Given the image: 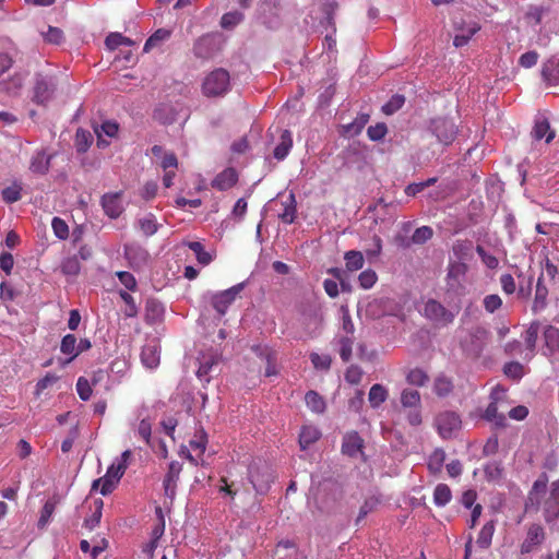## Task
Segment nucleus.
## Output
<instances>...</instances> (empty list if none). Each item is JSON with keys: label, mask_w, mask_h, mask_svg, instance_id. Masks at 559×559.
<instances>
[{"label": "nucleus", "mask_w": 559, "mask_h": 559, "mask_svg": "<svg viewBox=\"0 0 559 559\" xmlns=\"http://www.w3.org/2000/svg\"><path fill=\"white\" fill-rule=\"evenodd\" d=\"M506 396L504 389L496 386L490 393V403L487 406L484 418L493 423L496 427L504 428L507 426V418L504 414L498 412V403Z\"/></svg>", "instance_id": "6"}, {"label": "nucleus", "mask_w": 559, "mask_h": 559, "mask_svg": "<svg viewBox=\"0 0 559 559\" xmlns=\"http://www.w3.org/2000/svg\"><path fill=\"white\" fill-rule=\"evenodd\" d=\"M378 281V275L372 269L362 271L358 276L359 286L362 289H370Z\"/></svg>", "instance_id": "54"}, {"label": "nucleus", "mask_w": 559, "mask_h": 559, "mask_svg": "<svg viewBox=\"0 0 559 559\" xmlns=\"http://www.w3.org/2000/svg\"><path fill=\"white\" fill-rule=\"evenodd\" d=\"M131 455L132 452L130 450L122 452L119 461L108 467L106 475L93 481L92 488L97 489L100 486L99 491L103 496L111 493L126 473Z\"/></svg>", "instance_id": "1"}, {"label": "nucleus", "mask_w": 559, "mask_h": 559, "mask_svg": "<svg viewBox=\"0 0 559 559\" xmlns=\"http://www.w3.org/2000/svg\"><path fill=\"white\" fill-rule=\"evenodd\" d=\"M103 506H104V502L102 499H97L94 501V511L92 512V514L90 516H87L84 520V523H83L84 527L87 528L88 531H93L99 525L100 519H102Z\"/></svg>", "instance_id": "40"}, {"label": "nucleus", "mask_w": 559, "mask_h": 559, "mask_svg": "<svg viewBox=\"0 0 559 559\" xmlns=\"http://www.w3.org/2000/svg\"><path fill=\"white\" fill-rule=\"evenodd\" d=\"M229 86V72L223 68H218L205 76L202 83V92L207 97H216L226 94Z\"/></svg>", "instance_id": "2"}, {"label": "nucleus", "mask_w": 559, "mask_h": 559, "mask_svg": "<svg viewBox=\"0 0 559 559\" xmlns=\"http://www.w3.org/2000/svg\"><path fill=\"white\" fill-rule=\"evenodd\" d=\"M531 135L535 141L544 140L545 143H550L555 136L556 131L551 129L549 121L546 118H538L535 120Z\"/></svg>", "instance_id": "17"}, {"label": "nucleus", "mask_w": 559, "mask_h": 559, "mask_svg": "<svg viewBox=\"0 0 559 559\" xmlns=\"http://www.w3.org/2000/svg\"><path fill=\"white\" fill-rule=\"evenodd\" d=\"M362 370L359 366L352 365L345 372V380L350 384H359L362 379Z\"/></svg>", "instance_id": "64"}, {"label": "nucleus", "mask_w": 559, "mask_h": 559, "mask_svg": "<svg viewBox=\"0 0 559 559\" xmlns=\"http://www.w3.org/2000/svg\"><path fill=\"white\" fill-rule=\"evenodd\" d=\"M124 255L134 269H140L148 260V252L139 246H126Z\"/></svg>", "instance_id": "20"}, {"label": "nucleus", "mask_w": 559, "mask_h": 559, "mask_svg": "<svg viewBox=\"0 0 559 559\" xmlns=\"http://www.w3.org/2000/svg\"><path fill=\"white\" fill-rule=\"evenodd\" d=\"M454 389L453 380L445 374H439L433 381V392L439 397L449 396Z\"/></svg>", "instance_id": "24"}, {"label": "nucleus", "mask_w": 559, "mask_h": 559, "mask_svg": "<svg viewBox=\"0 0 559 559\" xmlns=\"http://www.w3.org/2000/svg\"><path fill=\"white\" fill-rule=\"evenodd\" d=\"M195 57L201 59L210 58L214 52V39L212 36L206 35L200 37L193 46Z\"/></svg>", "instance_id": "22"}, {"label": "nucleus", "mask_w": 559, "mask_h": 559, "mask_svg": "<svg viewBox=\"0 0 559 559\" xmlns=\"http://www.w3.org/2000/svg\"><path fill=\"white\" fill-rule=\"evenodd\" d=\"M543 509L546 522H551L559 516V479L551 484Z\"/></svg>", "instance_id": "11"}, {"label": "nucleus", "mask_w": 559, "mask_h": 559, "mask_svg": "<svg viewBox=\"0 0 559 559\" xmlns=\"http://www.w3.org/2000/svg\"><path fill=\"white\" fill-rule=\"evenodd\" d=\"M425 317L440 325H448L453 322L455 314L448 310L441 302L429 299L424 307Z\"/></svg>", "instance_id": "8"}, {"label": "nucleus", "mask_w": 559, "mask_h": 559, "mask_svg": "<svg viewBox=\"0 0 559 559\" xmlns=\"http://www.w3.org/2000/svg\"><path fill=\"white\" fill-rule=\"evenodd\" d=\"M544 81L551 86L559 85V58L554 56L549 58L542 69Z\"/></svg>", "instance_id": "19"}, {"label": "nucleus", "mask_w": 559, "mask_h": 559, "mask_svg": "<svg viewBox=\"0 0 559 559\" xmlns=\"http://www.w3.org/2000/svg\"><path fill=\"white\" fill-rule=\"evenodd\" d=\"M102 206L106 215L110 218H117L123 212L121 193H107L102 198Z\"/></svg>", "instance_id": "15"}, {"label": "nucleus", "mask_w": 559, "mask_h": 559, "mask_svg": "<svg viewBox=\"0 0 559 559\" xmlns=\"http://www.w3.org/2000/svg\"><path fill=\"white\" fill-rule=\"evenodd\" d=\"M420 393L417 390L405 389L401 393V404L405 408L420 407Z\"/></svg>", "instance_id": "44"}, {"label": "nucleus", "mask_w": 559, "mask_h": 559, "mask_svg": "<svg viewBox=\"0 0 559 559\" xmlns=\"http://www.w3.org/2000/svg\"><path fill=\"white\" fill-rule=\"evenodd\" d=\"M188 247L194 252L199 263L207 265L212 261V255L204 250V247L199 241L189 242Z\"/></svg>", "instance_id": "51"}, {"label": "nucleus", "mask_w": 559, "mask_h": 559, "mask_svg": "<svg viewBox=\"0 0 559 559\" xmlns=\"http://www.w3.org/2000/svg\"><path fill=\"white\" fill-rule=\"evenodd\" d=\"M546 487H547V478L546 477L538 478L534 483L533 488L528 493V501L532 504H536V507L538 508L540 504V496L546 495Z\"/></svg>", "instance_id": "39"}, {"label": "nucleus", "mask_w": 559, "mask_h": 559, "mask_svg": "<svg viewBox=\"0 0 559 559\" xmlns=\"http://www.w3.org/2000/svg\"><path fill=\"white\" fill-rule=\"evenodd\" d=\"M246 283H239L233 287L222 290L212 295L211 305L218 312L219 316H224L228 307L236 300L239 294L243 290Z\"/></svg>", "instance_id": "7"}, {"label": "nucleus", "mask_w": 559, "mask_h": 559, "mask_svg": "<svg viewBox=\"0 0 559 559\" xmlns=\"http://www.w3.org/2000/svg\"><path fill=\"white\" fill-rule=\"evenodd\" d=\"M405 98L402 95H394L391 99L382 107L385 115H392L404 105Z\"/></svg>", "instance_id": "62"}, {"label": "nucleus", "mask_w": 559, "mask_h": 559, "mask_svg": "<svg viewBox=\"0 0 559 559\" xmlns=\"http://www.w3.org/2000/svg\"><path fill=\"white\" fill-rule=\"evenodd\" d=\"M483 305L488 313H493L501 308L502 299L497 294L487 295L483 300Z\"/></svg>", "instance_id": "59"}, {"label": "nucleus", "mask_w": 559, "mask_h": 559, "mask_svg": "<svg viewBox=\"0 0 559 559\" xmlns=\"http://www.w3.org/2000/svg\"><path fill=\"white\" fill-rule=\"evenodd\" d=\"M406 380L409 384L424 386L428 382L429 377L425 370L420 368H414L407 373Z\"/></svg>", "instance_id": "48"}, {"label": "nucleus", "mask_w": 559, "mask_h": 559, "mask_svg": "<svg viewBox=\"0 0 559 559\" xmlns=\"http://www.w3.org/2000/svg\"><path fill=\"white\" fill-rule=\"evenodd\" d=\"M305 402L307 407L316 414H323L325 412V401L317 391H308L305 395Z\"/></svg>", "instance_id": "27"}, {"label": "nucleus", "mask_w": 559, "mask_h": 559, "mask_svg": "<svg viewBox=\"0 0 559 559\" xmlns=\"http://www.w3.org/2000/svg\"><path fill=\"white\" fill-rule=\"evenodd\" d=\"M496 528V521L490 520L481 527L476 544L483 549H487L491 545L492 536Z\"/></svg>", "instance_id": "28"}, {"label": "nucleus", "mask_w": 559, "mask_h": 559, "mask_svg": "<svg viewBox=\"0 0 559 559\" xmlns=\"http://www.w3.org/2000/svg\"><path fill=\"white\" fill-rule=\"evenodd\" d=\"M252 350L257 355H259L261 357H265L266 362H267V367L265 369V376L266 377H271V376H274V374L277 373L276 368H275L276 355H275V353L273 350H271L267 347H263L261 345L252 346Z\"/></svg>", "instance_id": "26"}, {"label": "nucleus", "mask_w": 559, "mask_h": 559, "mask_svg": "<svg viewBox=\"0 0 559 559\" xmlns=\"http://www.w3.org/2000/svg\"><path fill=\"white\" fill-rule=\"evenodd\" d=\"M461 418L455 412H443L436 417V427L443 439L451 438L461 428Z\"/></svg>", "instance_id": "9"}, {"label": "nucleus", "mask_w": 559, "mask_h": 559, "mask_svg": "<svg viewBox=\"0 0 559 559\" xmlns=\"http://www.w3.org/2000/svg\"><path fill=\"white\" fill-rule=\"evenodd\" d=\"M388 132L386 126L383 122L370 126L367 130V134L371 141L382 140Z\"/></svg>", "instance_id": "63"}, {"label": "nucleus", "mask_w": 559, "mask_h": 559, "mask_svg": "<svg viewBox=\"0 0 559 559\" xmlns=\"http://www.w3.org/2000/svg\"><path fill=\"white\" fill-rule=\"evenodd\" d=\"M321 437L320 430L314 426L302 427L299 433V445L302 450L308 449L311 444L317 442Z\"/></svg>", "instance_id": "25"}, {"label": "nucleus", "mask_w": 559, "mask_h": 559, "mask_svg": "<svg viewBox=\"0 0 559 559\" xmlns=\"http://www.w3.org/2000/svg\"><path fill=\"white\" fill-rule=\"evenodd\" d=\"M51 156L44 151L36 152L29 163V170L35 175H46L50 168Z\"/></svg>", "instance_id": "21"}, {"label": "nucleus", "mask_w": 559, "mask_h": 559, "mask_svg": "<svg viewBox=\"0 0 559 559\" xmlns=\"http://www.w3.org/2000/svg\"><path fill=\"white\" fill-rule=\"evenodd\" d=\"M548 296V289L544 284L543 275L538 277L536 283V292L533 304V310L539 311L545 308Z\"/></svg>", "instance_id": "35"}, {"label": "nucleus", "mask_w": 559, "mask_h": 559, "mask_svg": "<svg viewBox=\"0 0 559 559\" xmlns=\"http://www.w3.org/2000/svg\"><path fill=\"white\" fill-rule=\"evenodd\" d=\"M388 397V390L381 384H373L370 388L368 400L370 405L376 408L379 407Z\"/></svg>", "instance_id": "41"}, {"label": "nucleus", "mask_w": 559, "mask_h": 559, "mask_svg": "<svg viewBox=\"0 0 559 559\" xmlns=\"http://www.w3.org/2000/svg\"><path fill=\"white\" fill-rule=\"evenodd\" d=\"M468 266L465 262H449L445 275V289L455 296L465 294Z\"/></svg>", "instance_id": "3"}, {"label": "nucleus", "mask_w": 559, "mask_h": 559, "mask_svg": "<svg viewBox=\"0 0 559 559\" xmlns=\"http://www.w3.org/2000/svg\"><path fill=\"white\" fill-rule=\"evenodd\" d=\"M473 243L469 240H457L453 243L452 251L457 259L455 262H465L472 257Z\"/></svg>", "instance_id": "31"}, {"label": "nucleus", "mask_w": 559, "mask_h": 559, "mask_svg": "<svg viewBox=\"0 0 559 559\" xmlns=\"http://www.w3.org/2000/svg\"><path fill=\"white\" fill-rule=\"evenodd\" d=\"M293 147V135L289 130H283L280 136V143L274 148V157L283 160Z\"/></svg>", "instance_id": "23"}, {"label": "nucleus", "mask_w": 559, "mask_h": 559, "mask_svg": "<svg viewBox=\"0 0 559 559\" xmlns=\"http://www.w3.org/2000/svg\"><path fill=\"white\" fill-rule=\"evenodd\" d=\"M182 471L181 463L177 461H173L169 464L168 472L166 473L163 481L165 495L171 500L175 498L177 483L179 480V475Z\"/></svg>", "instance_id": "12"}, {"label": "nucleus", "mask_w": 559, "mask_h": 559, "mask_svg": "<svg viewBox=\"0 0 559 559\" xmlns=\"http://www.w3.org/2000/svg\"><path fill=\"white\" fill-rule=\"evenodd\" d=\"M138 226L146 237L153 236L158 230V224L154 214L152 213H148L145 216L139 218Z\"/></svg>", "instance_id": "38"}, {"label": "nucleus", "mask_w": 559, "mask_h": 559, "mask_svg": "<svg viewBox=\"0 0 559 559\" xmlns=\"http://www.w3.org/2000/svg\"><path fill=\"white\" fill-rule=\"evenodd\" d=\"M345 266L348 272H356L362 269L365 259L360 251L349 250L344 254Z\"/></svg>", "instance_id": "34"}, {"label": "nucleus", "mask_w": 559, "mask_h": 559, "mask_svg": "<svg viewBox=\"0 0 559 559\" xmlns=\"http://www.w3.org/2000/svg\"><path fill=\"white\" fill-rule=\"evenodd\" d=\"M503 372L507 377L512 378L514 380H520L524 372L523 366L518 361H511L504 365Z\"/></svg>", "instance_id": "60"}, {"label": "nucleus", "mask_w": 559, "mask_h": 559, "mask_svg": "<svg viewBox=\"0 0 559 559\" xmlns=\"http://www.w3.org/2000/svg\"><path fill=\"white\" fill-rule=\"evenodd\" d=\"M249 479L257 493L265 495L270 490L274 477L267 469H264L263 472H260L259 469H250Z\"/></svg>", "instance_id": "13"}, {"label": "nucleus", "mask_w": 559, "mask_h": 559, "mask_svg": "<svg viewBox=\"0 0 559 559\" xmlns=\"http://www.w3.org/2000/svg\"><path fill=\"white\" fill-rule=\"evenodd\" d=\"M284 210L282 213H280V218L285 224H292L296 218V199L293 193H290L286 201L283 202Z\"/></svg>", "instance_id": "33"}, {"label": "nucleus", "mask_w": 559, "mask_h": 559, "mask_svg": "<svg viewBox=\"0 0 559 559\" xmlns=\"http://www.w3.org/2000/svg\"><path fill=\"white\" fill-rule=\"evenodd\" d=\"M546 534L542 525L533 523L527 527L526 536L521 544V554L534 551L545 540Z\"/></svg>", "instance_id": "10"}, {"label": "nucleus", "mask_w": 559, "mask_h": 559, "mask_svg": "<svg viewBox=\"0 0 559 559\" xmlns=\"http://www.w3.org/2000/svg\"><path fill=\"white\" fill-rule=\"evenodd\" d=\"M445 461V452L442 449H436L428 457V469L432 474H439Z\"/></svg>", "instance_id": "43"}, {"label": "nucleus", "mask_w": 559, "mask_h": 559, "mask_svg": "<svg viewBox=\"0 0 559 559\" xmlns=\"http://www.w3.org/2000/svg\"><path fill=\"white\" fill-rule=\"evenodd\" d=\"M56 504H57V502L52 499H49L45 502V504L40 511V516H39L38 524H37L39 528L46 527V525L49 523V521L55 512Z\"/></svg>", "instance_id": "50"}, {"label": "nucleus", "mask_w": 559, "mask_h": 559, "mask_svg": "<svg viewBox=\"0 0 559 559\" xmlns=\"http://www.w3.org/2000/svg\"><path fill=\"white\" fill-rule=\"evenodd\" d=\"M354 337L343 336L340 338V356L344 362L352 358Z\"/></svg>", "instance_id": "55"}, {"label": "nucleus", "mask_w": 559, "mask_h": 559, "mask_svg": "<svg viewBox=\"0 0 559 559\" xmlns=\"http://www.w3.org/2000/svg\"><path fill=\"white\" fill-rule=\"evenodd\" d=\"M159 350L156 345H145L141 353L142 362L150 369L156 368L159 364Z\"/></svg>", "instance_id": "29"}, {"label": "nucleus", "mask_w": 559, "mask_h": 559, "mask_svg": "<svg viewBox=\"0 0 559 559\" xmlns=\"http://www.w3.org/2000/svg\"><path fill=\"white\" fill-rule=\"evenodd\" d=\"M23 82L24 80L21 75H14L9 81L0 82V88L10 95H15L22 88Z\"/></svg>", "instance_id": "49"}, {"label": "nucleus", "mask_w": 559, "mask_h": 559, "mask_svg": "<svg viewBox=\"0 0 559 559\" xmlns=\"http://www.w3.org/2000/svg\"><path fill=\"white\" fill-rule=\"evenodd\" d=\"M489 337V331L480 325L474 326L469 331V349L479 355L486 346Z\"/></svg>", "instance_id": "18"}, {"label": "nucleus", "mask_w": 559, "mask_h": 559, "mask_svg": "<svg viewBox=\"0 0 559 559\" xmlns=\"http://www.w3.org/2000/svg\"><path fill=\"white\" fill-rule=\"evenodd\" d=\"M51 227L56 237L61 240H64L69 237V227L68 224L60 217H53L51 222Z\"/></svg>", "instance_id": "58"}, {"label": "nucleus", "mask_w": 559, "mask_h": 559, "mask_svg": "<svg viewBox=\"0 0 559 559\" xmlns=\"http://www.w3.org/2000/svg\"><path fill=\"white\" fill-rule=\"evenodd\" d=\"M539 332V323L532 322L525 332V343L531 352H534Z\"/></svg>", "instance_id": "56"}, {"label": "nucleus", "mask_w": 559, "mask_h": 559, "mask_svg": "<svg viewBox=\"0 0 559 559\" xmlns=\"http://www.w3.org/2000/svg\"><path fill=\"white\" fill-rule=\"evenodd\" d=\"M119 296L126 304V308L123 309L124 317L135 318L139 313V309L134 298L126 290H120Z\"/></svg>", "instance_id": "47"}, {"label": "nucleus", "mask_w": 559, "mask_h": 559, "mask_svg": "<svg viewBox=\"0 0 559 559\" xmlns=\"http://www.w3.org/2000/svg\"><path fill=\"white\" fill-rule=\"evenodd\" d=\"M238 182V173L233 167H227L216 175L212 181V187L218 191H226Z\"/></svg>", "instance_id": "14"}, {"label": "nucleus", "mask_w": 559, "mask_h": 559, "mask_svg": "<svg viewBox=\"0 0 559 559\" xmlns=\"http://www.w3.org/2000/svg\"><path fill=\"white\" fill-rule=\"evenodd\" d=\"M364 440L356 431L347 432L342 442V453L350 457L362 453Z\"/></svg>", "instance_id": "16"}, {"label": "nucleus", "mask_w": 559, "mask_h": 559, "mask_svg": "<svg viewBox=\"0 0 559 559\" xmlns=\"http://www.w3.org/2000/svg\"><path fill=\"white\" fill-rule=\"evenodd\" d=\"M544 340L550 349H555L559 346V330L552 325H548L544 330Z\"/></svg>", "instance_id": "57"}, {"label": "nucleus", "mask_w": 559, "mask_h": 559, "mask_svg": "<svg viewBox=\"0 0 559 559\" xmlns=\"http://www.w3.org/2000/svg\"><path fill=\"white\" fill-rule=\"evenodd\" d=\"M430 130L438 142L450 145L457 135V127L452 119L438 117L431 120Z\"/></svg>", "instance_id": "5"}, {"label": "nucleus", "mask_w": 559, "mask_h": 559, "mask_svg": "<svg viewBox=\"0 0 559 559\" xmlns=\"http://www.w3.org/2000/svg\"><path fill=\"white\" fill-rule=\"evenodd\" d=\"M93 142V135L90 131L78 129L75 133V147L79 153L86 152Z\"/></svg>", "instance_id": "45"}, {"label": "nucleus", "mask_w": 559, "mask_h": 559, "mask_svg": "<svg viewBox=\"0 0 559 559\" xmlns=\"http://www.w3.org/2000/svg\"><path fill=\"white\" fill-rule=\"evenodd\" d=\"M169 37L170 32L168 29L159 28L146 39L143 50L148 52L152 48L158 46Z\"/></svg>", "instance_id": "46"}, {"label": "nucleus", "mask_w": 559, "mask_h": 559, "mask_svg": "<svg viewBox=\"0 0 559 559\" xmlns=\"http://www.w3.org/2000/svg\"><path fill=\"white\" fill-rule=\"evenodd\" d=\"M164 312L163 305L154 299L150 298L146 300L145 304V321L148 324H152L156 322L158 319H160L162 314Z\"/></svg>", "instance_id": "30"}, {"label": "nucleus", "mask_w": 559, "mask_h": 559, "mask_svg": "<svg viewBox=\"0 0 559 559\" xmlns=\"http://www.w3.org/2000/svg\"><path fill=\"white\" fill-rule=\"evenodd\" d=\"M452 499V492L447 484H438L433 490V502L438 507H444Z\"/></svg>", "instance_id": "42"}, {"label": "nucleus", "mask_w": 559, "mask_h": 559, "mask_svg": "<svg viewBox=\"0 0 559 559\" xmlns=\"http://www.w3.org/2000/svg\"><path fill=\"white\" fill-rule=\"evenodd\" d=\"M21 191V185L14 182L12 186L2 190V199L8 204L17 202L22 198Z\"/></svg>", "instance_id": "52"}, {"label": "nucleus", "mask_w": 559, "mask_h": 559, "mask_svg": "<svg viewBox=\"0 0 559 559\" xmlns=\"http://www.w3.org/2000/svg\"><path fill=\"white\" fill-rule=\"evenodd\" d=\"M432 236H433V230L431 227L421 226V227L415 229V231L412 235L411 242L416 243V245H423V243L427 242L428 240H430L432 238Z\"/></svg>", "instance_id": "53"}, {"label": "nucleus", "mask_w": 559, "mask_h": 559, "mask_svg": "<svg viewBox=\"0 0 559 559\" xmlns=\"http://www.w3.org/2000/svg\"><path fill=\"white\" fill-rule=\"evenodd\" d=\"M118 130H119V126H118V123H116L114 121H105L100 124L99 128L98 127L94 128V131L98 136L97 145L99 147H102V146H106L108 144L106 141L102 140V138H100L102 133H105L109 138H114L117 135Z\"/></svg>", "instance_id": "36"}, {"label": "nucleus", "mask_w": 559, "mask_h": 559, "mask_svg": "<svg viewBox=\"0 0 559 559\" xmlns=\"http://www.w3.org/2000/svg\"><path fill=\"white\" fill-rule=\"evenodd\" d=\"M78 340L73 334H67L62 337L60 350L62 354L70 356L68 361H72L78 356Z\"/></svg>", "instance_id": "37"}, {"label": "nucleus", "mask_w": 559, "mask_h": 559, "mask_svg": "<svg viewBox=\"0 0 559 559\" xmlns=\"http://www.w3.org/2000/svg\"><path fill=\"white\" fill-rule=\"evenodd\" d=\"M368 121L369 115L360 114L353 122L343 126V133L347 136H355L361 132Z\"/></svg>", "instance_id": "32"}, {"label": "nucleus", "mask_w": 559, "mask_h": 559, "mask_svg": "<svg viewBox=\"0 0 559 559\" xmlns=\"http://www.w3.org/2000/svg\"><path fill=\"white\" fill-rule=\"evenodd\" d=\"M56 88L55 78L36 74L33 87V102L37 105L46 106L52 99Z\"/></svg>", "instance_id": "4"}, {"label": "nucleus", "mask_w": 559, "mask_h": 559, "mask_svg": "<svg viewBox=\"0 0 559 559\" xmlns=\"http://www.w3.org/2000/svg\"><path fill=\"white\" fill-rule=\"evenodd\" d=\"M76 392L82 401L90 400L92 395V384L90 381L84 378L80 377L76 381Z\"/></svg>", "instance_id": "61"}]
</instances>
